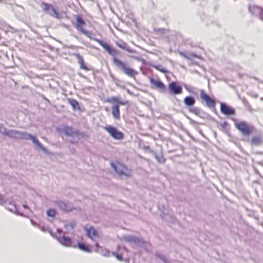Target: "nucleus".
<instances>
[{
  "instance_id": "412c9836",
  "label": "nucleus",
  "mask_w": 263,
  "mask_h": 263,
  "mask_svg": "<svg viewBox=\"0 0 263 263\" xmlns=\"http://www.w3.org/2000/svg\"><path fill=\"white\" fill-rule=\"evenodd\" d=\"M263 143V139L259 136L253 137L251 140V144L253 146H259Z\"/></svg>"
},
{
  "instance_id": "6e6552de",
  "label": "nucleus",
  "mask_w": 263,
  "mask_h": 263,
  "mask_svg": "<svg viewBox=\"0 0 263 263\" xmlns=\"http://www.w3.org/2000/svg\"><path fill=\"white\" fill-rule=\"evenodd\" d=\"M41 7L42 10L50 16L57 19L60 18V13L52 5L42 2Z\"/></svg>"
},
{
  "instance_id": "9b49d317",
  "label": "nucleus",
  "mask_w": 263,
  "mask_h": 263,
  "mask_svg": "<svg viewBox=\"0 0 263 263\" xmlns=\"http://www.w3.org/2000/svg\"><path fill=\"white\" fill-rule=\"evenodd\" d=\"M63 132L67 136H72L75 135L78 137L79 139L87 138V136L84 133L81 132L79 130H73L72 127L69 126H65L63 127Z\"/></svg>"
},
{
  "instance_id": "de8ad7c7",
  "label": "nucleus",
  "mask_w": 263,
  "mask_h": 263,
  "mask_svg": "<svg viewBox=\"0 0 263 263\" xmlns=\"http://www.w3.org/2000/svg\"><path fill=\"white\" fill-rule=\"evenodd\" d=\"M16 214L18 215H21V216H23V215L22 214H20V213L17 212H16Z\"/></svg>"
},
{
  "instance_id": "cd10ccee",
  "label": "nucleus",
  "mask_w": 263,
  "mask_h": 263,
  "mask_svg": "<svg viewBox=\"0 0 263 263\" xmlns=\"http://www.w3.org/2000/svg\"><path fill=\"white\" fill-rule=\"evenodd\" d=\"M131 58H133L138 62H140L142 63L143 65H148L149 63H147L146 61L142 58L135 55H129Z\"/></svg>"
},
{
  "instance_id": "7ed1b4c3",
  "label": "nucleus",
  "mask_w": 263,
  "mask_h": 263,
  "mask_svg": "<svg viewBox=\"0 0 263 263\" xmlns=\"http://www.w3.org/2000/svg\"><path fill=\"white\" fill-rule=\"evenodd\" d=\"M113 55V62L115 66L121 71L130 78H135L138 72L135 69L127 67V64Z\"/></svg>"
},
{
  "instance_id": "ddd939ff",
  "label": "nucleus",
  "mask_w": 263,
  "mask_h": 263,
  "mask_svg": "<svg viewBox=\"0 0 263 263\" xmlns=\"http://www.w3.org/2000/svg\"><path fill=\"white\" fill-rule=\"evenodd\" d=\"M200 98L203 101L205 102L206 105L209 108L215 107L216 105L215 100L210 97L202 89L200 90Z\"/></svg>"
},
{
  "instance_id": "3c124183",
  "label": "nucleus",
  "mask_w": 263,
  "mask_h": 263,
  "mask_svg": "<svg viewBox=\"0 0 263 263\" xmlns=\"http://www.w3.org/2000/svg\"><path fill=\"white\" fill-rule=\"evenodd\" d=\"M2 1V0H0V2H1Z\"/></svg>"
},
{
  "instance_id": "393cba45",
  "label": "nucleus",
  "mask_w": 263,
  "mask_h": 263,
  "mask_svg": "<svg viewBox=\"0 0 263 263\" xmlns=\"http://www.w3.org/2000/svg\"><path fill=\"white\" fill-rule=\"evenodd\" d=\"M148 66L153 67L157 69V70L161 72L162 73L164 74H167L168 73V70H167L166 69L164 68L161 65H155L151 63H149L148 64Z\"/></svg>"
},
{
  "instance_id": "9d476101",
  "label": "nucleus",
  "mask_w": 263,
  "mask_h": 263,
  "mask_svg": "<svg viewBox=\"0 0 263 263\" xmlns=\"http://www.w3.org/2000/svg\"><path fill=\"white\" fill-rule=\"evenodd\" d=\"M104 129L109 134V135L114 139L121 140L124 138V134L118 130L116 127L111 125H107Z\"/></svg>"
},
{
  "instance_id": "aec40b11",
  "label": "nucleus",
  "mask_w": 263,
  "mask_h": 263,
  "mask_svg": "<svg viewBox=\"0 0 263 263\" xmlns=\"http://www.w3.org/2000/svg\"><path fill=\"white\" fill-rule=\"evenodd\" d=\"M68 103L72 106L74 110H80V106L78 101L72 98H68L67 99Z\"/></svg>"
},
{
  "instance_id": "a19ab883",
  "label": "nucleus",
  "mask_w": 263,
  "mask_h": 263,
  "mask_svg": "<svg viewBox=\"0 0 263 263\" xmlns=\"http://www.w3.org/2000/svg\"><path fill=\"white\" fill-rule=\"evenodd\" d=\"M95 246H96V247L97 249H101V246H100V245L98 243H96V245H95Z\"/></svg>"
},
{
  "instance_id": "423d86ee",
  "label": "nucleus",
  "mask_w": 263,
  "mask_h": 263,
  "mask_svg": "<svg viewBox=\"0 0 263 263\" xmlns=\"http://www.w3.org/2000/svg\"><path fill=\"white\" fill-rule=\"evenodd\" d=\"M235 126L236 128L245 136H249L251 134L252 132L254 129V127L253 125L245 121H240L238 122H235Z\"/></svg>"
},
{
  "instance_id": "f257e3e1",
  "label": "nucleus",
  "mask_w": 263,
  "mask_h": 263,
  "mask_svg": "<svg viewBox=\"0 0 263 263\" xmlns=\"http://www.w3.org/2000/svg\"><path fill=\"white\" fill-rule=\"evenodd\" d=\"M76 21L77 23L76 27L78 30L84 34L90 39L94 40L95 41H97L103 48L105 51H106L109 54L111 55H115L118 54V52L117 50L112 48L110 46H109L108 44L103 41L98 39L97 38H93L91 36L92 33L91 32L83 29L82 27L85 24V22L81 16H77L76 18Z\"/></svg>"
},
{
  "instance_id": "6ab92c4d",
  "label": "nucleus",
  "mask_w": 263,
  "mask_h": 263,
  "mask_svg": "<svg viewBox=\"0 0 263 263\" xmlns=\"http://www.w3.org/2000/svg\"><path fill=\"white\" fill-rule=\"evenodd\" d=\"M116 44L118 46V47H119V48H120L123 50H125L128 51V52L136 53V54L138 53V52L135 50L132 49L128 46L127 43L124 41H120L116 42Z\"/></svg>"
},
{
  "instance_id": "bb28decb",
  "label": "nucleus",
  "mask_w": 263,
  "mask_h": 263,
  "mask_svg": "<svg viewBox=\"0 0 263 263\" xmlns=\"http://www.w3.org/2000/svg\"><path fill=\"white\" fill-rule=\"evenodd\" d=\"M9 129H7L6 127L2 123H0V133L5 136L8 137Z\"/></svg>"
},
{
  "instance_id": "4be33fe9",
  "label": "nucleus",
  "mask_w": 263,
  "mask_h": 263,
  "mask_svg": "<svg viewBox=\"0 0 263 263\" xmlns=\"http://www.w3.org/2000/svg\"><path fill=\"white\" fill-rule=\"evenodd\" d=\"M76 245L77 246V248H78L80 250L87 252L91 253L92 252L91 250L89 248V247L85 243L78 242V243Z\"/></svg>"
},
{
  "instance_id": "c756f323",
  "label": "nucleus",
  "mask_w": 263,
  "mask_h": 263,
  "mask_svg": "<svg viewBox=\"0 0 263 263\" xmlns=\"http://www.w3.org/2000/svg\"><path fill=\"white\" fill-rule=\"evenodd\" d=\"M156 255L158 258L162 260L164 263H166L167 261V259L165 255L162 254L159 252H157Z\"/></svg>"
},
{
  "instance_id": "ea45409f",
  "label": "nucleus",
  "mask_w": 263,
  "mask_h": 263,
  "mask_svg": "<svg viewBox=\"0 0 263 263\" xmlns=\"http://www.w3.org/2000/svg\"><path fill=\"white\" fill-rule=\"evenodd\" d=\"M30 221H31V224L33 226H37V224L33 221L32 220V219L30 220Z\"/></svg>"
},
{
  "instance_id": "7c9ffc66",
  "label": "nucleus",
  "mask_w": 263,
  "mask_h": 263,
  "mask_svg": "<svg viewBox=\"0 0 263 263\" xmlns=\"http://www.w3.org/2000/svg\"><path fill=\"white\" fill-rule=\"evenodd\" d=\"M56 214V211L53 209H49L47 211V215L48 217H54Z\"/></svg>"
},
{
  "instance_id": "f03ea898",
  "label": "nucleus",
  "mask_w": 263,
  "mask_h": 263,
  "mask_svg": "<svg viewBox=\"0 0 263 263\" xmlns=\"http://www.w3.org/2000/svg\"><path fill=\"white\" fill-rule=\"evenodd\" d=\"M8 137L16 140H30L32 141L34 144L37 146L45 153H48L47 149L40 142L36 137L35 136L27 132H21L14 129H9Z\"/></svg>"
},
{
  "instance_id": "c9c22d12",
  "label": "nucleus",
  "mask_w": 263,
  "mask_h": 263,
  "mask_svg": "<svg viewBox=\"0 0 263 263\" xmlns=\"http://www.w3.org/2000/svg\"><path fill=\"white\" fill-rule=\"evenodd\" d=\"M179 54L182 57H183L184 58L186 59H190V58L189 56H187L185 53L183 52H179Z\"/></svg>"
},
{
  "instance_id": "20e7f679",
  "label": "nucleus",
  "mask_w": 263,
  "mask_h": 263,
  "mask_svg": "<svg viewBox=\"0 0 263 263\" xmlns=\"http://www.w3.org/2000/svg\"><path fill=\"white\" fill-rule=\"evenodd\" d=\"M106 101L110 103H114L116 104H114L111 108V114L113 117L115 119H120V105H125L127 103L126 101H124L123 100H121L119 97H112L111 98H108Z\"/></svg>"
},
{
  "instance_id": "09e8293b",
  "label": "nucleus",
  "mask_w": 263,
  "mask_h": 263,
  "mask_svg": "<svg viewBox=\"0 0 263 263\" xmlns=\"http://www.w3.org/2000/svg\"><path fill=\"white\" fill-rule=\"evenodd\" d=\"M189 119L190 120L191 122H192V123H194L195 122V121L194 120H192L191 119Z\"/></svg>"
},
{
  "instance_id": "2eb2a0df",
  "label": "nucleus",
  "mask_w": 263,
  "mask_h": 263,
  "mask_svg": "<svg viewBox=\"0 0 263 263\" xmlns=\"http://www.w3.org/2000/svg\"><path fill=\"white\" fill-rule=\"evenodd\" d=\"M220 111L222 114L227 116L235 114V109L225 103H220Z\"/></svg>"
},
{
  "instance_id": "4468645a",
  "label": "nucleus",
  "mask_w": 263,
  "mask_h": 263,
  "mask_svg": "<svg viewBox=\"0 0 263 263\" xmlns=\"http://www.w3.org/2000/svg\"><path fill=\"white\" fill-rule=\"evenodd\" d=\"M169 91L171 93L176 95H180L182 93V88L180 85H177L176 82H171L169 83L168 86Z\"/></svg>"
},
{
  "instance_id": "49530a36",
  "label": "nucleus",
  "mask_w": 263,
  "mask_h": 263,
  "mask_svg": "<svg viewBox=\"0 0 263 263\" xmlns=\"http://www.w3.org/2000/svg\"><path fill=\"white\" fill-rule=\"evenodd\" d=\"M57 231L59 233H62V231L61 229H58Z\"/></svg>"
},
{
  "instance_id": "58836bf2",
  "label": "nucleus",
  "mask_w": 263,
  "mask_h": 263,
  "mask_svg": "<svg viewBox=\"0 0 263 263\" xmlns=\"http://www.w3.org/2000/svg\"><path fill=\"white\" fill-rule=\"evenodd\" d=\"M4 201V196L2 195H0V202H2V203Z\"/></svg>"
},
{
  "instance_id": "79ce46f5",
  "label": "nucleus",
  "mask_w": 263,
  "mask_h": 263,
  "mask_svg": "<svg viewBox=\"0 0 263 263\" xmlns=\"http://www.w3.org/2000/svg\"><path fill=\"white\" fill-rule=\"evenodd\" d=\"M70 150L72 153H75V149L74 148H70Z\"/></svg>"
},
{
  "instance_id": "8fccbe9b",
  "label": "nucleus",
  "mask_w": 263,
  "mask_h": 263,
  "mask_svg": "<svg viewBox=\"0 0 263 263\" xmlns=\"http://www.w3.org/2000/svg\"><path fill=\"white\" fill-rule=\"evenodd\" d=\"M159 30H161V31H162L164 30V29H158Z\"/></svg>"
},
{
  "instance_id": "1a4fd4ad",
  "label": "nucleus",
  "mask_w": 263,
  "mask_h": 263,
  "mask_svg": "<svg viewBox=\"0 0 263 263\" xmlns=\"http://www.w3.org/2000/svg\"><path fill=\"white\" fill-rule=\"evenodd\" d=\"M124 240L128 242L132 243L135 245L137 246L142 247L146 249V247L149 246V243L146 241H144L141 238L135 236L128 235L124 237Z\"/></svg>"
},
{
  "instance_id": "0eeeda50",
  "label": "nucleus",
  "mask_w": 263,
  "mask_h": 263,
  "mask_svg": "<svg viewBox=\"0 0 263 263\" xmlns=\"http://www.w3.org/2000/svg\"><path fill=\"white\" fill-rule=\"evenodd\" d=\"M110 165L119 176H125L126 177H129L131 176V171L127 168L125 165L120 163L116 164L113 162H111Z\"/></svg>"
},
{
  "instance_id": "a18cd8bd",
  "label": "nucleus",
  "mask_w": 263,
  "mask_h": 263,
  "mask_svg": "<svg viewBox=\"0 0 263 263\" xmlns=\"http://www.w3.org/2000/svg\"><path fill=\"white\" fill-rule=\"evenodd\" d=\"M70 143H77L78 141H72V140H70L69 141Z\"/></svg>"
},
{
  "instance_id": "39448f33",
  "label": "nucleus",
  "mask_w": 263,
  "mask_h": 263,
  "mask_svg": "<svg viewBox=\"0 0 263 263\" xmlns=\"http://www.w3.org/2000/svg\"><path fill=\"white\" fill-rule=\"evenodd\" d=\"M183 103L190 112L199 117H201L200 109L194 106L196 103V99L194 97L189 96L185 97L183 100Z\"/></svg>"
},
{
  "instance_id": "2f4dec72",
  "label": "nucleus",
  "mask_w": 263,
  "mask_h": 263,
  "mask_svg": "<svg viewBox=\"0 0 263 263\" xmlns=\"http://www.w3.org/2000/svg\"><path fill=\"white\" fill-rule=\"evenodd\" d=\"M184 87L185 89L190 93L196 95V93L194 91L192 86L187 85H185Z\"/></svg>"
},
{
  "instance_id": "a878e982",
  "label": "nucleus",
  "mask_w": 263,
  "mask_h": 263,
  "mask_svg": "<svg viewBox=\"0 0 263 263\" xmlns=\"http://www.w3.org/2000/svg\"><path fill=\"white\" fill-rule=\"evenodd\" d=\"M220 126L223 130V132L226 133L227 135H230V129L229 128V124L227 122H224L223 123L220 124Z\"/></svg>"
},
{
  "instance_id": "c85d7f7f",
  "label": "nucleus",
  "mask_w": 263,
  "mask_h": 263,
  "mask_svg": "<svg viewBox=\"0 0 263 263\" xmlns=\"http://www.w3.org/2000/svg\"><path fill=\"white\" fill-rule=\"evenodd\" d=\"M96 252L101 253L102 255L105 257H108L110 254L109 251L105 249H102L101 251L98 250H96Z\"/></svg>"
},
{
  "instance_id": "4c0bfd02",
  "label": "nucleus",
  "mask_w": 263,
  "mask_h": 263,
  "mask_svg": "<svg viewBox=\"0 0 263 263\" xmlns=\"http://www.w3.org/2000/svg\"><path fill=\"white\" fill-rule=\"evenodd\" d=\"M258 15L259 16V17L263 20V10L262 9V12H260V13L258 14Z\"/></svg>"
},
{
  "instance_id": "5701e85b",
  "label": "nucleus",
  "mask_w": 263,
  "mask_h": 263,
  "mask_svg": "<svg viewBox=\"0 0 263 263\" xmlns=\"http://www.w3.org/2000/svg\"><path fill=\"white\" fill-rule=\"evenodd\" d=\"M249 10L252 14L256 15L262 12V8L257 6H250Z\"/></svg>"
},
{
  "instance_id": "b1692460",
  "label": "nucleus",
  "mask_w": 263,
  "mask_h": 263,
  "mask_svg": "<svg viewBox=\"0 0 263 263\" xmlns=\"http://www.w3.org/2000/svg\"><path fill=\"white\" fill-rule=\"evenodd\" d=\"M85 230L87 236L91 239H92L93 237L98 236V232L93 227L86 228Z\"/></svg>"
},
{
  "instance_id": "37998d69",
  "label": "nucleus",
  "mask_w": 263,
  "mask_h": 263,
  "mask_svg": "<svg viewBox=\"0 0 263 263\" xmlns=\"http://www.w3.org/2000/svg\"><path fill=\"white\" fill-rule=\"evenodd\" d=\"M23 208H24V209H28V205H26V204H24V205H23Z\"/></svg>"
},
{
  "instance_id": "c03bdc74",
  "label": "nucleus",
  "mask_w": 263,
  "mask_h": 263,
  "mask_svg": "<svg viewBox=\"0 0 263 263\" xmlns=\"http://www.w3.org/2000/svg\"><path fill=\"white\" fill-rule=\"evenodd\" d=\"M192 55L194 57H196V58H199L198 56H197L195 53H193L192 54Z\"/></svg>"
},
{
  "instance_id": "603ef678",
  "label": "nucleus",
  "mask_w": 263,
  "mask_h": 263,
  "mask_svg": "<svg viewBox=\"0 0 263 263\" xmlns=\"http://www.w3.org/2000/svg\"><path fill=\"white\" fill-rule=\"evenodd\" d=\"M166 263H168V261H167Z\"/></svg>"
},
{
  "instance_id": "72a5a7b5",
  "label": "nucleus",
  "mask_w": 263,
  "mask_h": 263,
  "mask_svg": "<svg viewBox=\"0 0 263 263\" xmlns=\"http://www.w3.org/2000/svg\"><path fill=\"white\" fill-rule=\"evenodd\" d=\"M112 255L116 257V258L120 261H122L123 260L122 256L121 254H119L117 252H112Z\"/></svg>"
},
{
  "instance_id": "e433bc0d",
  "label": "nucleus",
  "mask_w": 263,
  "mask_h": 263,
  "mask_svg": "<svg viewBox=\"0 0 263 263\" xmlns=\"http://www.w3.org/2000/svg\"><path fill=\"white\" fill-rule=\"evenodd\" d=\"M242 102L246 107H247L248 106H250L249 102L245 99H243Z\"/></svg>"
},
{
  "instance_id": "f704fd0d",
  "label": "nucleus",
  "mask_w": 263,
  "mask_h": 263,
  "mask_svg": "<svg viewBox=\"0 0 263 263\" xmlns=\"http://www.w3.org/2000/svg\"><path fill=\"white\" fill-rule=\"evenodd\" d=\"M39 228H40V229L42 231H43V232H46L47 231H49V232L50 233V234H51L52 236H53V235H52V232H51V231H50V230H49L47 228L45 227H41L40 226H39Z\"/></svg>"
},
{
  "instance_id": "f3484780",
  "label": "nucleus",
  "mask_w": 263,
  "mask_h": 263,
  "mask_svg": "<svg viewBox=\"0 0 263 263\" xmlns=\"http://www.w3.org/2000/svg\"><path fill=\"white\" fill-rule=\"evenodd\" d=\"M151 83L154 85L161 92H164L166 90V86L164 83L160 80H155L154 78L150 79Z\"/></svg>"
},
{
  "instance_id": "f8f14e48",
  "label": "nucleus",
  "mask_w": 263,
  "mask_h": 263,
  "mask_svg": "<svg viewBox=\"0 0 263 263\" xmlns=\"http://www.w3.org/2000/svg\"><path fill=\"white\" fill-rule=\"evenodd\" d=\"M56 238L62 245L65 247L77 248V246L73 244L72 239L69 237L65 236L64 233L62 236H57Z\"/></svg>"
},
{
  "instance_id": "dca6fc26",
  "label": "nucleus",
  "mask_w": 263,
  "mask_h": 263,
  "mask_svg": "<svg viewBox=\"0 0 263 263\" xmlns=\"http://www.w3.org/2000/svg\"><path fill=\"white\" fill-rule=\"evenodd\" d=\"M54 204L58 206L62 211L68 212L71 211L73 209L72 205L69 203L62 201H57Z\"/></svg>"
},
{
  "instance_id": "473e14b6",
  "label": "nucleus",
  "mask_w": 263,
  "mask_h": 263,
  "mask_svg": "<svg viewBox=\"0 0 263 263\" xmlns=\"http://www.w3.org/2000/svg\"><path fill=\"white\" fill-rule=\"evenodd\" d=\"M155 157H156V159L157 160V161L159 163H164L165 161V159L164 158L163 156L162 155L158 156L156 155L155 156Z\"/></svg>"
},
{
  "instance_id": "a211bd4d",
  "label": "nucleus",
  "mask_w": 263,
  "mask_h": 263,
  "mask_svg": "<svg viewBox=\"0 0 263 263\" xmlns=\"http://www.w3.org/2000/svg\"><path fill=\"white\" fill-rule=\"evenodd\" d=\"M72 55L77 59L78 63L80 66L81 69L86 71L90 70V69L85 65L83 58L80 54L78 53H74Z\"/></svg>"
}]
</instances>
